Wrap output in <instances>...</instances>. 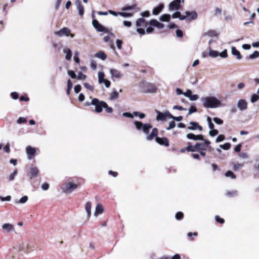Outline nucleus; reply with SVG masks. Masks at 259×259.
Returning a JSON list of instances; mask_svg holds the SVG:
<instances>
[{
    "instance_id": "4c0bfd02",
    "label": "nucleus",
    "mask_w": 259,
    "mask_h": 259,
    "mask_svg": "<svg viewBox=\"0 0 259 259\" xmlns=\"http://www.w3.org/2000/svg\"><path fill=\"white\" fill-rule=\"evenodd\" d=\"M28 200V197L27 196H24L20 200H16V203H25Z\"/></svg>"
},
{
    "instance_id": "bf43d9fd",
    "label": "nucleus",
    "mask_w": 259,
    "mask_h": 259,
    "mask_svg": "<svg viewBox=\"0 0 259 259\" xmlns=\"http://www.w3.org/2000/svg\"><path fill=\"white\" fill-rule=\"evenodd\" d=\"M76 77L78 79L84 80L86 78V75L82 74L81 72H79Z\"/></svg>"
},
{
    "instance_id": "c9c22d12",
    "label": "nucleus",
    "mask_w": 259,
    "mask_h": 259,
    "mask_svg": "<svg viewBox=\"0 0 259 259\" xmlns=\"http://www.w3.org/2000/svg\"><path fill=\"white\" fill-rule=\"evenodd\" d=\"M118 96H119V94L117 92L113 91L110 94V100H115L118 98Z\"/></svg>"
},
{
    "instance_id": "4d7b16f0",
    "label": "nucleus",
    "mask_w": 259,
    "mask_h": 259,
    "mask_svg": "<svg viewBox=\"0 0 259 259\" xmlns=\"http://www.w3.org/2000/svg\"><path fill=\"white\" fill-rule=\"evenodd\" d=\"M219 56L223 58H227L228 56L227 50H225L222 52L219 53Z\"/></svg>"
},
{
    "instance_id": "1a4fd4ad",
    "label": "nucleus",
    "mask_w": 259,
    "mask_h": 259,
    "mask_svg": "<svg viewBox=\"0 0 259 259\" xmlns=\"http://www.w3.org/2000/svg\"><path fill=\"white\" fill-rule=\"evenodd\" d=\"M237 107L240 111L245 110L247 108V103L244 99H240L238 101Z\"/></svg>"
},
{
    "instance_id": "49530a36",
    "label": "nucleus",
    "mask_w": 259,
    "mask_h": 259,
    "mask_svg": "<svg viewBox=\"0 0 259 259\" xmlns=\"http://www.w3.org/2000/svg\"><path fill=\"white\" fill-rule=\"evenodd\" d=\"M183 217H184L183 213L181 211L178 212L177 213H176V214L175 215V218L178 220H180L182 219Z\"/></svg>"
},
{
    "instance_id": "e433bc0d",
    "label": "nucleus",
    "mask_w": 259,
    "mask_h": 259,
    "mask_svg": "<svg viewBox=\"0 0 259 259\" xmlns=\"http://www.w3.org/2000/svg\"><path fill=\"white\" fill-rule=\"evenodd\" d=\"M259 57V52L257 51H254L252 54L249 56L250 59H254Z\"/></svg>"
},
{
    "instance_id": "f257e3e1",
    "label": "nucleus",
    "mask_w": 259,
    "mask_h": 259,
    "mask_svg": "<svg viewBox=\"0 0 259 259\" xmlns=\"http://www.w3.org/2000/svg\"><path fill=\"white\" fill-rule=\"evenodd\" d=\"M200 101L203 107L206 108H215L224 106L220 100L213 96L202 97L200 99Z\"/></svg>"
},
{
    "instance_id": "aec40b11",
    "label": "nucleus",
    "mask_w": 259,
    "mask_h": 259,
    "mask_svg": "<svg viewBox=\"0 0 259 259\" xmlns=\"http://www.w3.org/2000/svg\"><path fill=\"white\" fill-rule=\"evenodd\" d=\"M158 130L156 128H154L152 132L150 134H147L146 139L148 141H151L154 139V137H157Z\"/></svg>"
},
{
    "instance_id": "09e8293b",
    "label": "nucleus",
    "mask_w": 259,
    "mask_h": 259,
    "mask_svg": "<svg viewBox=\"0 0 259 259\" xmlns=\"http://www.w3.org/2000/svg\"><path fill=\"white\" fill-rule=\"evenodd\" d=\"M170 118H171L174 120H175L176 121H180L181 120H182L183 119V116H174L173 115H172L171 114H170Z\"/></svg>"
},
{
    "instance_id": "6e6d98bb",
    "label": "nucleus",
    "mask_w": 259,
    "mask_h": 259,
    "mask_svg": "<svg viewBox=\"0 0 259 259\" xmlns=\"http://www.w3.org/2000/svg\"><path fill=\"white\" fill-rule=\"evenodd\" d=\"M68 74L72 78H76L77 76L74 73V72L72 70H68Z\"/></svg>"
},
{
    "instance_id": "393cba45",
    "label": "nucleus",
    "mask_w": 259,
    "mask_h": 259,
    "mask_svg": "<svg viewBox=\"0 0 259 259\" xmlns=\"http://www.w3.org/2000/svg\"><path fill=\"white\" fill-rule=\"evenodd\" d=\"M27 245L28 244L26 242H18L15 248L18 249L19 250H23Z\"/></svg>"
},
{
    "instance_id": "a18cd8bd",
    "label": "nucleus",
    "mask_w": 259,
    "mask_h": 259,
    "mask_svg": "<svg viewBox=\"0 0 259 259\" xmlns=\"http://www.w3.org/2000/svg\"><path fill=\"white\" fill-rule=\"evenodd\" d=\"M133 114L136 116H139L140 119H143L145 117V114L137 111L134 112Z\"/></svg>"
},
{
    "instance_id": "20e7f679",
    "label": "nucleus",
    "mask_w": 259,
    "mask_h": 259,
    "mask_svg": "<svg viewBox=\"0 0 259 259\" xmlns=\"http://www.w3.org/2000/svg\"><path fill=\"white\" fill-rule=\"evenodd\" d=\"M142 91L145 93H153L156 91V88L152 83L143 82L141 83Z\"/></svg>"
},
{
    "instance_id": "c756f323",
    "label": "nucleus",
    "mask_w": 259,
    "mask_h": 259,
    "mask_svg": "<svg viewBox=\"0 0 259 259\" xmlns=\"http://www.w3.org/2000/svg\"><path fill=\"white\" fill-rule=\"evenodd\" d=\"M135 9H137L136 12H138L140 10L139 8H137L136 7V5H135V4L133 5L132 6H125V7H123L121 10L123 11H126L135 10Z\"/></svg>"
},
{
    "instance_id": "69168bd1",
    "label": "nucleus",
    "mask_w": 259,
    "mask_h": 259,
    "mask_svg": "<svg viewBox=\"0 0 259 259\" xmlns=\"http://www.w3.org/2000/svg\"><path fill=\"white\" fill-rule=\"evenodd\" d=\"M192 94V92L190 90H187V91L185 93H184V95L185 97H188V98H190Z\"/></svg>"
},
{
    "instance_id": "8fccbe9b",
    "label": "nucleus",
    "mask_w": 259,
    "mask_h": 259,
    "mask_svg": "<svg viewBox=\"0 0 259 259\" xmlns=\"http://www.w3.org/2000/svg\"><path fill=\"white\" fill-rule=\"evenodd\" d=\"M231 147V145L230 143H226L224 145H221L220 147L224 150H228Z\"/></svg>"
},
{
    "instance_id": "b1692460",
    "label": "nucleus",
    "mask_w": 259,
    "mask_h": 259,
    "mask_svg": "<svg viewBox=\"0 0 259 259\" xmlns=\"http://www.w3.org/2000/svg\"><path fill=\"white\" fill-rule=\"evenodd\" d=\"M152 126L150 124L145 123L143 124L142 130L144 134L147 135L149 133V130L152 128Z\"/></svg>"
},
{
    "instance_id": "39448f33",
    "label": "nucleus",
    "mask_w": 259,
    "mask_h": 259,
    "mask_svg": "<svg viewBox=\"0 0 259 259\" xmlns=\"http://www.w3.org/2000/svg\"><path fill=\"white\" fill-rule=\"evenodd\" d=\"M184 0H174L168 5V10L170 11L179 10L181 9V3H184Z\"/></svg>"
},
{
    "instance_id": "864d4df0",
    "label": "nucleus",
    "mask_w": 259,
    "mask_h": 259,
    "mask_svg": "<svg viewBox=\"0 0 259 259\" xmlns=\"http://www.w3.org/2000/svg\"><path fill=\"white\" fill-rule=\"evenodd\" d=\"M75 56L74 57V60L76 63H79V59L78 58L79 52L78 51H75L74 52Z\"/></svg>"
},
{
    "instance_id": "ddd939ff",
    "label": "nucleus",
    "mask_w": 259,
    "mask_h": 259,
    "mask_svg": "<svg viewBox=\"0 0 259 259\" xmlns=\"http://www.w3.org/2000/svg\"><path fill=\"white\" fill-rule=\"evenodd\" d=\"M2 229L6 233H9L14 231V227L13 225L10 223H5L2 226Z\"/></svg>"
},
{
    "instance_id": "6ab92c4d",
    "label": "nucleus",
    "mask_w": 259,
    "mask_h": 259,
    "mask_svg": "<svg viewBox=\"0 0 259 259\" xmlns=\"http://www.w3.org/2000/svg\"><path fill=\"white\" fill-rule=\"evenodd\" d=\"M164 7V5L162 3H160L157 7H156L153 9L152 14L154 15H158L163 10Z\"/></svg>"
},
{
    "instance_id": "0e129e2a",
    "label": "nucleus",
    "mask_w": 259,
    "mask_h": 259,
    "mask_svg": "<svg viewBox=\"0 0 259 259\" xmlns=\"http://www.w3.org/2000/svg\"><path fill=\"white\" fill-rule=\"evenodd\" d=\"M215 219L216 221L220 224H223L224 223V220L222 218H221L218 215H216Z\"/></svg>"
},
{
    "instance_id": "a211bd4d",
    "label": "nucleus",
    "mask_w": 259,
    "mask_h": 259,
    "mask_svg": "<svg viewBox=\"0 0 259 259\" xmlns=\"http://www.w3.org/2000/svg\"><path fill=\"white\" fill-rule=\"evenodd\" d=\"M155 140L160 145H163L165 146H168L169 145L168 140L166 138L156 137Z\"/></svg>"
},
{
    "instance_id": "a878e982",
    "label": "nucleus",
    "mask_w": 259,
    "mask_h": 259,
    "mask_svg": "<svg viewBox=\"0 0 259 259\" xmlns=\"http://www.w3.org/2000/svg\"><path fill=\"white\" fill-rule=\"evenodd\" d=\"M110 73L112 77H114L117 78H119L121 76V74L120 71L115 69H111Z\"/></svg>"
},
{
    "instance_id": "e2e57ef3",
    "label": "nucleus",
    "mask_w": 259,
    "mask_h": 259,
    "mask_svg": "<svg viewBox=\"0 0 259 259\" xmlns=\"http://www.w3.org/2000/svg\"><path fill=\"white\" fill-rule=\"evenodd\" d=\"M17 123L19 124L24 123L26 122V119L24 117H19L17 120Z\"/></svg>"
},
{
    "instance_id": "de8ad7c7",
    "label": "nucleus",
    "mask_w": 259,
    "mask_h": 259,
    "mask_svg": "<svg viewBox=\"0 0 259 259\" xmlns=\"http://www.w3.org/2000/svg\"><path fill=\"white\" fill-rule=\"evenodd\" d=\"M176 126V123L174 121H171L169 122V125L167 127H166V130L169 131V130H170L171 129L174 128Z\"/></svg>"
},
{
    "instance_id": "ea45409f",
    "label": "nucleus",
    "mask_w": 259,
    "mask_h": 259,
    "mask_svg": "<svg viewBox=\"0 0 259 259\" xmlns=\"http://www.w3.org/2000/svg\"><path fill=\"white\" fill-rule=\"evenodd\" d=\"M225 176L227 177H231L232 179H235L236 178V176L230 170H228L225 173Z\"/></svg>"
},
{
    "instance_id": "9b49d317",
    "label": "nucleus",
    "mask_w": 259,
    "mask_h": 259,
    "mask_svg": "<svg viewBox=\"0 0 259 259\" xmlns=\"http://www.w3.org/2000/svg\"><path fill=\"white\" fill-rule=\"evenodd\" d=\"M70 30L67 27H64L59 31L55 32V34L59 36L63 35L68 36L70 34Z\"/></svg>"
},
{
    "instance_id": "338daca9",
    "label": "nucleus",
    "mask_w": 259,
    "mask_h": 259,
    "mask_svg": "<svg viewBox=\"0 0 259 259\" xmlns=\"http://www.w3.org/2000/svg\"><path fill=\"white\" fill-rule=\"evenodd\" d=\"M81 86L79 84H77V85H76L75 87H74V92L78 94L81 90Z\"/></svg>"
},
{
    "instance_id": "4468645a",
    "label": "nucleus",
    "mask_w": 259,
    "mask_h": 259,
    "mask_svg": "<svg viewBox=\"0 0 259 259\" xmlns=\"http://www.w3.org/2000/svg\"><path fill=\"white\" fill-rule=\"evenodd\" d=\"M148 23L146 22L144 18H140L137 20L136 25L138 27H146L147 26Z\"/></svg>"
},
{
    "instance_id": "7ed1b4c3",
    "label": "nucleus",
    "mask_w": 259,
    "mask_h": 259,
    "mask_svg": "<svg viewBox=\"0 0 259 259\" xmlns=\"http://www.w3.org/2000/svg\"><path fill=\"white\" fill-rule=\"evenodd\" d=\"M77 187V185L71 182H68L63 184L61 187L62 191L65 193H71Z\"/></svg>"
},
{
    "instance_id": "f3484780",
    "label": "nucleus",
    "mask_w": 259,
    "mask_h": 259,
    "mask_svg": "<svg viewBox=\"0 0 259 259\" xmlns=\"http://www.w3.org/2000/svg\"><path fill=\"white\" fill-rule=\"evenodd\" d=\"M185 14L188 16V17H189L188 19L189 21L195 20L198 16L197 13L194 11L191 12L186 11Z\"/></svg>"
},
{
    "instance_id": "774afa93",
    "label": "nucleus",
    "mask_w": 259,
    "mask_h": 259,
    "mask_svg": "<svg viewBox=\"0 0 259 259\" xmlns=\"http://www.w3.org/2000/svg\"><path fill=\"white\" fill-rule=\"evenodd\" d=\"M41 188L42 190H45V191L48 190L49 188V184L47 183H44L41 185Z\"/></svg>"
},
{
    "instance_id": "423d86ee",
    "label": "nucleus",
    "mask_w": 259,
    "mask_h": 259,
    "mask_svg": "<svg viewBox=\"0 0 259 259\" xmlns=\"http://www.w3.org/2000/svg\"><path fill=\"white\" fill-rule=\"evenodd\" d=\"M92 24L97 31L109 33L108 30L100 24L97 20L94 19L92 21Z\"/></svg>"
},
{
    "instance_id": "5fc2aeb1",
    "label": "nucleus",
    "mask_w": 259,
    "mask_h": 259,
    "mask_svg": "<svg viewBox=\"0 0 259 259\" xmlns=\"http://www.w3.org/2000/svg\"><path fill=\"white\" fill-rule=\"evenodd\" d=\"M83 85L86 89L90 90L91 91H93L94 90L93 86L90 84L89 83L85 82L83 83Z\"/></svg>"
},
{
    "instance_id": "3c124183",
    "label": "nucleus",
    "mask_w": 259,
    "mask_h": 259,
    "mask_svg": "<svg viewBox=\"0 0 259 259\" xmlns=\"http://www.w3.org/2000/svg\"><path fill=\"white\" fill-rule=\"evenodd\" d=\"M218 131L217 130H210V131L209 132V135L213 137L218 135Z\"/></svg>"
},
{
    "instance_id": "c85d7f7f",
    "label": "nucleus",
    "mask_w": 259,
    "mask_h": 259,
    "mask_svg": "<svg viewBox=\"0 0 259 259\" xmlns=\"http://www.w3.org/2000/svg\"><path fill=\"white\" fill-rule=\"evenodd\" d=\"M91 208H92V205H91V202H90V201L87 202L85 204V209L87 212L88 218H89L91 215Z\"/></svg>"
},
{
    "instance_id": "2f4dec72",
    "label": "nucleus",
    "mask_w": 259,
    "mask_h": 259,
    "mask_svg": "<svg viewBox=\"0 0 259 259\" xmlns=\"http://www.w3.org/2000/svg\"><path fill=\"white\" fill-rule=\"evenodd\" d=\"M95 57L98 58L102 59V60H105L106 58V55L102 51H99L95 54Z\"/></svg>"
},
{
    "instance_id": "4be33fe9",
    "label": "nucleus",
    "mask_w": 259,
    "mask_h": 259,
    "mask_svg": "<svg viewBox=\"0 0 259 259\" xmlns=\"http://www.w3.org/2000/svg\"><path fill=\"white\" fill-rule=\"evenodd\" d=\"M63 52L66 54L65 59L67 60H70L72 57V52L71 50L67 47L63 48Z\"/></svg>"
},
{
    "instance_id": "a19ab883",
    "label": "nucleus",
    "mask_w": 259,
    "mask_h": 259,
    "mask_svg": "<svg viewBox=\"0 0 259 259\" xmlns=\"http://www.w3.org/2000/svg\"><path fill=\"white\" fill-rule=\"evenodd\" d=\"M119 15L123 17H131L133 16V14L131 13L119 12Z\"/></svg>"
},
{
    "instance_id": "680f3d73",
    "label": "nucleus",
    "mask_w": 259,
    "mask_h": 259,
    "mask_svg": "<svg viewBox=\"0 0 259 259\" xmlns=\"http://www.w3.org/2000/svg\"><path fill=\"white\" fill-rule=\"evenodd\" d=\"M103 108L105 109V111L107 113H112L113 111V109L111 107H108V106L107 104H106V105L104 106Z\"/></svg>"
},
{
    "instance_id": "6e6552de",
    "label": "nucleus",
    "mask_w": 259,
    "mask_h": 259,
    "mask_svg": "<svg viewBox=\"0 0 259 259\" xmlns=\"http://www.w3.org/2000/svg\"><path fill=\"white\" fill-rule=\"evenodd\" d=\"M157 115L156 117V119L157 120L162 121L165 120L167 117L170 118V113L168 111L163 113L157 111Z\"/></svg>"
},
{
    "instance_id": "79ce46f5",
    "label": "nucleus",
    "mask_w": 259,
    "mask_h": 259,
    "mask_svg": "<svg viewBox=\"0 0 259 259\" xmlns=\"http://www.w3.org/2000/svg\"><path fill=\"white\" fill-rule=\"evenodd\" d=\"M227 196L229 197L235 196L237 195V191L236 190H232L231 191H228L226 193Z\"/></svg>"
},
{
    "instance_id": "603ef678",
    "label": "nucleus",
    "mask_w": 259,
    "mask_h": 259,
    "mask_svg": "<svg viewBox=\"0 0 259 259\" xmlns=\"http://www.w3.org/2000/svg\"><path fill=\"white\" fill-rule=\"evenodd\" d=\"M213 121L218 124H222L223 123V120L219 118L214 117L213 119Z\"/></svg>"
},
{
    "instance_id": "7c9ffc66",
    "label": "nucleus",
    "mask_w": 259,
    "mask_h": 259,
    "mask_svg": "<svg viewBox=\"0 0 259 259\" xmlns=\"http://www.w3.org/2000/svg\"><path fill=\"white\" fill-rule=\"evenodd\" d=\"M170 17L171 16L169 14H163L160 17L159 20L162 22H169L170 19Z\"/></svg>"
},
{
    "instance_id": "473e14b6",
    "label": "nucleus",
    "mask_w": 259,
    "mask_h": 259,
    "mask_svg": "<svg viewBox=\"0 0 259 259\" xmlns=\"http://www.w3.org/2000/svg\"><path fill=\"white\" fill-rule=\"evenodd\" d=\"M209 50V55L213 58L217 57L219 56V53L214 50H212L211 49L210 47H208Z\"/></svg>"
},
{
    "instance_id": "cd10ccee",
    "label": "nucleus",
    "mask_w": 259,
    "mask_h": 259,
    "mask_svg": "<svg viewBox=\"0 0 259 259\" xmlns=\"http://www.w3.org/2000/svg\"><path fill=\"white\" fill-rule=\"evenodd\" d=\"M77 9L78 11L79 15L80 16H82L84 14V7L81 4V3H78L77 4H75Z\"/></svg>"
},
{
    "instance_id": "052dcab7",
    "label": "nucleus",
    "mask_w": 259,
    "mask_h": 259,
    "mask_svg": "<svg viewBox=\"0 0 259 259\" xmlns=\"http://www.w3.org/2000/svg\"><path fill=\"white\" fill-rule=\"evenodd\" d=\"M225 139V136L223 135H219L216 139L215 141L217 143L223 141Z\"/></svg>"
},
{
    "instance_id": "72a5a7b5",
    "label": "nucleus",
    "mask_w": 259,
    "mask_h": 259,
    "mask_svg": "<svg viewBox=\"0 0 259 259\" xmlns=\"http://www.w3.org/2000/svg\"><path fill=\"white\" fill-rule=\"evenodd\" d=\"M98 81L99 83H102L105 80L104 79V73L102 72H99L98 73Z\"/></svg>"
},
{
    "instance_id": "f704fd0d",
    "label": "nucleus",
    "mask_w": 259,
    "mask_h": 259,
    "mask_svg": "<svg viewBox=\"0 0 259 259\" xmlns=\"http://www.w3.org/2000/svg\"><path fill=\"white\" fill-rule=\"evenodd\" d=\"M204 36H208L210 37H213L217 35L216 32L215 31L212 30H209L207 32H205L204 33Z\"/></svg>"
},
{
    "instance_id": "dca6fc26",
    "label": "nucleus",
    "mask_w": 259,
    "mask_h": 259,
    "mask_svg": "<svg viewBox=\"0 0 259 259\" xmlns=\"http://www.w3.org/2000/svg\"><path fill=\"white\" fill-rule=\"evenodd\" d=\"M151 26L156 27L159 29H162L164 27V25L161 22H158L156 19H152L149 22Z\"/></svg>"
},
{
    "instance_id": "f03ea898",
    "label": "nucleus",
    "mask_w": 259,
    "mask_h": 259,
    "mask_svg": "<svg viewBox=\"0 0 259 259\" xmlns=\"http://www.w3.org/2000/svg\"><path fill=\"white\" fill-rule=\"evenodd\" d=\"M91 104L95 107V111L97 113L102 112L104 106H106V103L103 101H100L97 98L92 100Z\"/></svg>"
},
{
    "instance_id": "58836bf2",
    "label": "nucleus",
    "mask_w": 259,
    "mask_h": 259,
    "mask_svg": "<svg viewBox=\"0 0 259 259\" xmlns=\"http://www.w3.org/2000/svg\"><path fill=\"white\" fill-rule=\"evenodd\" d=\"M134 124H135V125L136 126V128L138 130H141L142 128V126H143V125L144 124L142 123V122H141L140 121H135L134 122Z\"/></svg>"
},
{
    "instance_id": "2eb2a0df",
    "label": "nucleus",
    "mask_w": 259,
    "mask_h": 259,
    "mask_svg": "<svg viewBox=\"0 0 259 259\" xmlns=\"http://www.w3.org/2000/svg\"><path fill=\"white\" fill-rule=\"evenodd\" d=\"M186 137L188 139L194 141L204 140L202 135H195L192 133H189L187 135Z\"/></svg>"
},
{
    "instance_id": "13d9d810",
    "label": "nucleus",
    "mask_w": 259,
    "mask_h": 259,
    "mask_svg": "<svg viewBox=\"0 0 259 259\" xmlns=\"http://www.w3.org/2000/svg\"><path fill=\"white\" fill-rule=\"evenodd\" d=\"M133 115H134L133 114H132L129 112H124L122 113L123 116L125 117L130 118H133V117H134Z\"/></svg>"
},
{
    "instance_id": "c03bdc74",
    "label": "nucleus",
    "mask_w": 259,
    "mask_h": 259,
    "mask_svg": "<svg viewBox=\"0 0 259 259\" xmlns=\"http://www.w3.org/2000/svg\"><path fill=\"white\" fill-rule=\"evenodd\" d=\"M17 174V170H15L14 171H13L9 176V181H12L14 180L15 177Z\"/></svg>"
},
{
    "instance_id": "bb28decb",
    "label": "nucleus",
    "mask_w": 259,
    "mask_h": 259,
    "mask_svg": "<svg viewBox=\"0 0 259 259\" xmlns=\"http://www.w3.org/2000/svg\"><path fill=\"white\" fill-rule=\"evenodd\" d=\"M103 211V208L101 204H98L96 207V210L94 215L97 217L99 214H101Z\"/></svg>"
},
{
    "instance_id": "f8f14e48",
    "label": "nucleus",
    "mask_w": 259,
    "mask_h": 259,
    "mask_svg": "<svg viewBox=\"0 0 259 259\" xmlns=\"http://www.w3.org/2000/svg\"><path fill=\"white\" fill-rule=\"evenodd\" d=\"M190 125L188 126V129L189 130H196L198 129L200 131H202L203 128L201 126L199 125L198 123L196 122L191 121L189 123Z\"/></svg>"
},
{
    "instance_id": "37998d69",
    "label": "nucleus",
    "mask_w": 259,
    "mask_h": 259,
    "mask_svg": "<svg viewBox=\"0 0 259 259\" xmlns=\"http://www.w3.org/2000/svg\"><path fill=\"white\" fill-rule=\"evenodd\" d=\"M259 99V96L256 94H253L251 96L250 101L251 103H254Z\"/></svg>"
},
{
    "instance_id": "5701e85b",
    "label": "nucleus",
    "mask_w": 259,
    "mask_h": 259,
    "mask_svg": "<svg viewBox=\"0 0 259 259\" xmlns=\"http://www.w3.org/2000/svg\"><path fill=\"white\" fill-rule=\"evenodd\" d=\"M231 53L233 55L236 56L238 60H240L242 58V56L240 55V52L236 49L235 47H232Z\"/></svg>"
},
{
    "instance_id": "9d476101",
    "label": "nucleus",
    "mask_w": 259,
    "mask_h": 259,
    "mask_svg": "<svg viewBox=\"0 0 259 259\" xmlns=\"http://www.w3.org/2000/svg\"><path fill=\"white\" fill-rule=\"evenodd\" d=\"M35 148H33L30 146H28L26 147V153L27 154L28 158L29 159H31L32 158V157L35 155Z\"/></svg>"
},
{
    "instance_id": "412c9836",
    "label": "nucleus",
    "mask_w": 259,
    "mask_h": 259,
    "mask_svg": "<svg viewBox=\"0 0 259 259\" xmlns=\"http://www.w3.org/2000/svg\"><path fill=\"white\" fill-rule=\"evenodd\" d=\"M39 173L38 169L36 167H31L30 168L29 172L28 175L30 176V179H32V177H35Z\"/></svg>"
},
{
    "instance_id": "0eeeda50",
    "label": "nucleus",
    "mask_w": 259,
    "mask_h": 259,
    "mask_svg": "<svg viewBox=\"0 0 259 259\" xmlns=\"http://www.w3.org/2000/svg\"><path fill=\"white\" fill-rule=\"evenodd\" d=\"M200 146H202L201 149L202 151L206 150V147L203 145V144L197 143L194 146H192L190 143H189L188 145L186 147L187 151L192 152H195Z\"/></svg>"
}]
</instances>
